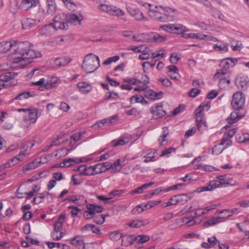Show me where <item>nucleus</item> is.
I'll return each instance as SVG.
<instances>
[{"mask_svg": "<svg viewBox=\"0 0 249 249\" xmlns=\"http://www.w3.org/2000/svg\"><path fill=\"white\" fill-rule=\"evenodd\" d=\"M213 50L218 53H225L229 51V47L227 44H215L213 47Z\"/></svg>", "mask_w": 249, "mask_h": 249, "instance_id": "79ce46f5", "label": "nucleus"}, {"mask_svg": "<svg viewBox=\"0 0 249 249\" xmlns=\"http://www.w3.org/2000/svg\"><path fill=\"white\" fill-rule=\"evenodd\" d=\"M17 75V74L13 72H7L0 76V84L4 88H6L8 84L7 83L10 80L14 79Z\"/></svg>", "mask_w": 249, "mask_h": 249, "instance_id": "2eb2a0df", "label": "nucleus"}, {"mask_svg": "<svg viewBox=\"0 0 249 249\" xmlns=\"http://www.w3.org/2000/svg\"><path fill=\"white\" fill-rule=\"evenodd\" d=\"M87 209L89 211V213L94 215L96 213H101L103 211V208L101 206L89 204L87 205Z\"/></svg>", "mask_w": 249, "mask_h": 249, "instance_id": "ea45409f", "label": "nucleus"}, {"mask_svg": "<svg viewBox=\"0 0 249 249\" xmlns=\"http://www.w3.org/2000/svg\"><path fill=\"white\" fill-rule=\"evenodd\" d=\"M110 238L112 240H117L122 237V234L117 231H113L109 234Z\"/></svg>", "mask_w": 249, "mask_h": 249, "instance_id": "338daca9", "label": "nucleus"}, {"mask_svg": "<svg viewBox=\"0 0 249 249\" xmlns=\"http://www.w3.org/2000/svg\"><path fill=\"white\" fill-rule=\"evenodd\" d=\"M39 3V0H22L20 5V8L27 11L33 7H36Z\"/></svg>", "mask_w": 249, "mask_h": 249, "instance_id": "aec40b11", "label": "nucleus"}, {"mask_svg": "<svg viewBox=\"0 0 249 249\" xmlns=\"http://www.w3.org/2000/svg\"><path fill=\"white\" fill-rule=\"evenodd\" d=\"M15 44V40L0 42V53H6L9 51H11L13 53L14 46Z\"/></svg>", "mask_w": 249, "mask_h": 249, "instance_id": "a211bd4d", "label": "nucleus"}, {"mask_svg": "<svg viewBox=\"0 0 249 249\" xmlns=\"http://www.w3.org/2000/svg\"><path fill=\"white\" fill-rule=\"evenodd\" d=\"M157 153V150L154 149H149L143 150L141 156L145 158L144 162L147 163L151 161L156 160L155 154Z\"/></svg>", "mask_w": 249, "mask_h": 249, "instance_id": "f8f14e48", "label": "nucleus"}, {"mask_svg": "<svg viewBox=\"0 0 249 249\" xmlns=\"http://www.w3.org/2000/svg\"><path fill=\"white\" fill-rule=\"evenodd\" d=\"M125 15V13L123 10L113 6L110 15L116 16L119 18V17H120L121 16H124Z\"/></svg>", "mask_w": 249, "mask_h": 249, "instance_id": "5fc2aeb1", "label": "nucleus"}, {"mask_svg": "<svg viewBox=\"0 0 249 249\" xmlns=\"http://www.w3.org/2000/svg\"><path fill=\"white\" fill-rule=\"evenodd\" d=\"M245 95L242 92L237 91L232 97L231 105L235 110H240L242 109L245 103Z\"/></svg>", "mask_w": 249, "mask_h": 249, "instance_id": "423d86ee", "label": "nucleus"}, {"mask_svg": "<svg viewBox=\"0 0 249 249\" xmlns=\"http://www.w3.org/2000/svg\"><path fill=\"white\" fill-rule=\"evenodd\" d=\"M82 231H89L91 230L93 233L96 234L100 233V230L98 227L90 224H88L82 228Z\"/></svg>", "mask_w": 249, "mask_h": 249, "instance_id": "a18cd8bd", "label": "nucleus"}, {"mask_svg": "<svg viewBox=\"0 0 249 249\" xmlns=\"http://www.w3.org/2000/svg\"><path fill=\"white\" fill-rule=\"evenodd\" d=\"M216 214H215L213 217L206 221L205 225L208 226H213L221 222L222 220L220 219V217H219V215H216Z\"/></svg>", "mask_w": 249, "mask_h": 249, "instance_id": "c03bdc74", "label": "nucleus"}, {"mask_svg": "<svg viewBox=\"0 0 249 249\" xmlns=\"http://www.w3.org/2000/svg\"><path fill=\"white\" fill-rule=\"evenodd\" d=\"M13 65L14 67L23 69L31 62V59L41 56L40 52L33 49V45L28 41L18 42L15 40Z\"/></svg>", "mask_w": 249, "mask_h": 249, "instance_id": "f257e3e1", "label": "nucleus"}, {"mask_svg": "<svg viewBox=\"0 0 249 249\" xmlns=\"http://www.w3.org/2000/svg\"><path fill=\"white\" fill-rule=\"evenodd\" d=\"M64 201L74 202L78 206H81L86 202L85 197L83 196L78 195L68 196L64 199Z\"/></svg>", "mask_w": 249, "mask_h": 249, "instance_id": "dca6fc26", "label": "nucleus"}, {"mask_svg": "<svg viewBox=\"0 0 249 249\" xmlns=\"http://www.w3.org/2000/svg\"><path fill=\"white\" fill-rule=\"evenodd\" d=\"M132 38L134 41L137 42L147 41L148 35L145 34H139L137 36H133Z\"/></svg>", "mask_w": 249, "mask_h": 249, "instance_id": "4d7b16f0", "label": "nucleus"}, {"mask_svg": "<svg viewBox=\"0 0 249 249\" xmlns=\"http://www.w3.org/2000/svg\"><path fill=\"white\" fill-rule=\"evenodd\" d=\"M238 62V59L236 58L228 57L221 61L219 66L221 70L230 71V68L234 67Z\"/></svg>", "mask_w": 249, "mask_h": 249, "instance_id": "9d476101", "label": "nucleus"}, {"mask_svg": "<svg viewBox=\"0 0 249 249\" xmlns=\"http://www.w3.org/2000/svg\"><path fill=\"white\" fill-rule=\"evenodd\" d=\"M93 169L92 166H87L82 165L78 167L75 171L79 172L80 175L82 176H93Z\"/></svg>", "mask_w": 249, "mask_h": 249, "instance_id": "393cba45", "label": "nucleus"}, {"mask_svg": "<svg viewBox=\"0 0 249 249\" xmlns=\"http://www.w3.org/2000/svg\"><path fill=\"white\" fill-rule=\"evenodd\" d=\"M151 111L156 119L166 115V112L163 110L162 106L159 105H156L152 107Z\"/></svg>", "mask_w": 249, "mask_h": 249, "instance_id": "b1692460", "label": "nucleus"}, {"mask_svg": "<svg viewBox=\"0 0 249 249\" xmlns=\"http://www.w3.org/2000/svg\"><path fill=\"white\" fill-rule=\"evenodd\" d=\"M150 237L147 235H139L135 236V240L137 242L138 244H143L148 241L150 240Z\"/></svg>", "mask_w": 249, "mask_h": 249, "instance_id": "603ef678", "label": "nucleus"}, {"mask_svg": "<svg viewBox=\"0 0 249 249\" xmlns=\"http://www.w3.org/2000/svg\"><path fill=\"white\" fill-rule=\"evenodd\" d=\"M126 225L130 228H139L146 225V224L143 220L135 219L127 223Z\"/></svg>", "mask_w": 249, "mask_h": 249, "instance_id": "58836bf2", "label": "nucleus"}, {"mask_svg": "<svg viewBox=\"0 0 249 249\" xmlns=\"http://www.w3.org/2000/svg\"><path fill=\"white\" fill-rule=\"evenodd\" d=\"M166 38V36L160 35L157 33H152L148 35L147 41L149 42H161Z\"/></svg>", "mask_w": 249, "mask_h": 249, "instance_id": "a878e982", "label": "nucleus"}, {"mask_svg": "<svg viewBox=\"0 0 249 249\" xmlns=\"http://www.w3.org/2000/svg\"><path fill=\"white\" fill-rule=\"evenodd\" d=\"M67 21L71 24L74 25H80L83 18L81 16H78L76 14L71 13L67 15Z\"/></svg>", "mask_w": 249, "mask_h": 249, "instance_id": "5701e85b", "label": "nucleus"}, {"mask_svg": "<svg viewBox=\"0 0 249 249\" xmlns=\"http://www.w3.org/2000/svg\"><path fill=\"white\" fill-rule=\"evenodd\" d=\"M18 158V155H17L10 159L7 162L0 167V171L18 164L19 161H21Z\"/></svg>", "mask_w": 249, "mask_h": 249, "instance_id": "473e14b6", "label": "nucleus"}, {"mask_svg": "<svg viewBox=\"0 0 249 249\" xmlns=\"http://www.w3.org/2000/svg\"><path fill=\"white\" fill-rule=\"evenodd\" d=\"M31 96V93L29 91H25L22 92L18 95L16 97L15 99L16 100H22L28 98V97Z\"/></svg>", "mask_w": 249, "mask_h": 249, "instance_id": "69168bd1", "label": "nucleus"}, {"mask_svg": "<svg viewBox=\"0 0 249 249\" xmlns=\"http://www.w3.org/2000/svg\"><path fill=\"white\" fill-rule=\"evenodd\" d=\"M100 66L99 57L93 53L86 55L83 61L82 68L87 73L96 71Z\"/></svg>", "mask_w": 249, "mask_h": 249, "instance_id": "20e7f679", "label": "nucleus"}, {"mask_svg": "<svg viewBox=\"0 0 249 249\" xmlns=\"http://www.w3.org/2000/svg\"><path fill=\"white\" fill-rule=\"evenodd\" d=\"M242 117V116L239 115V113L236 112H231L230 118L227 119L228 124L225 127H229L232 124L237 122Z\"/></svg>", "mask_w": 249, "mask_h": 249, "instance_id": "7c9ffc66", "label": "nucleus"}, {"mask_svg": "<svg viewBox=\"0 0 249 249\" xmlns=\"http://www.w3.org/2000/svg\"><path fill=\"white\" fill-rule=\"evenodd\" d=\"M182 37L185 38H196L199 40H205L207 36L206 35L196 33H185L182 35Z\"/></svg>", "mask_w": 249, "mask_h": 249, "instance_id": "c9c22d12", "label": "nucleus"}, {"mask_svg": "<svg viewBox=\"0 0 249 249\" xmlns=\"http://www.w3.org/2000/svg\"><path fill=\"white\" fill-rule=\"evenodd\" d=\"M228 77H231L230 71L222 70L219 69L217 70L213 78L215 80H219L221 79L227 78Z\"/></svg>", "mask_w": 249, "mask_h": 249, "instance_id": "bb28decb", "label": "nucleus"}, {"mask_svg": "<svg viewBox=\"0 0 249 249\" xmlns=\"http://www.w3.org/2000/svg\"><path fill=\"white\" fill-rule=\"evenodd\" d=\"M36 24V21L31 18H27L22 21V26L24 29H28L32 28Z\"/></svg>", "mask_w": 249, "mask_h": 249, "instance_id": "2f4dec72", "label": "nucleus"}, {"mask_svg": "<svg viewBox=\"0 0 249 249\" xmlns=\"http://www.w3.org/2000/svg\"><path fill=\"white\" fill-rule=\"evenodd\" d=\"M235 84L239 89H246L249 86V80L247 76L241 74L236 77Z\"/></svg>", "mask_w": 249, "mask_h": 249, "instance_id": "9b49d317", "label": "nucleus"}, {"mask_svg": "<svg viewBox=\"0 0 249 249\" xmlns=\"http://www.w3.org/2000/svg\"><path fill=\"white\" fill-rule=\"evenodd\" d=\"M132 103H141L142 104H147V102L144 99L142 95H136L133 96L130 99Z\"/></svg>", "mask_w": 249, "mask_h": 249, "instance_id": "8fccbe9b", "label": "nucleus"}, {"mask_svg": "<svg viewBox=\"0 0 249 249\" xmlns=\"http://www.w3.org/2000/svg\"><path fill=\"white\" fill-rule=\"evenodd\" d=\"M84 242L83 237L81 235H76L70 241V243L73 246L81 245Z\"/></svg>", "mask_w": 249, "mask_h": 249, "instance_id": "09e8293b", "label": "nucleus"}, {"mask_svg": "<svg viewBox=\"0 0 249 249\" xmlns=\"http://www.w3.org/2000/svg\"><path fill=\"white\" fill-rule=\"evenodd\" d=\"M169 134V129L167 127H164L162 128V134L158 139L160 146L165 145L164 142H167L168 139L167 136Z\"/></svg>", "mask_w": 249, "mask_h": 249, "instance_id": "f704fd0d", "label": "nucleus"}, {"mask_svg": "<svg viewBox=\"0 0 249 249\" xmlns=\"http://www.w3.org/2000/svg\"><path fill=\"white\" fill-rule=\"evenodd\" d=\"M128 141H126L125 139L122 138L118 140L112 141L110 143V144L112 147H117L120 145H124Z\"/></svg>", "mask_w": 249, "mask_h": 249, "instance_id": "13d9d810", "label": "nucleus"}, {"mask_svg": "<svg viewBox=\"0 0 249 249\" xmlns=\"http://www.w3.org/2000/svg\"><path fill=\"white\" fill-rule=\"evenodd\" d=\"M41 163L40 160H35L32 162H29L26 164L23 167V170L28 171L30 170H33L37 167Z\"/></svg>", "mask_w": 249, "mask_h": 249, "instance_id": "a19ab883", "label": "nucleus"}, {"mask_svg": "<svg viewBox=\"0 0 249 249\" xmlns=\"http://www.w3.org/2000/svg\"><path fill=\"white\" fill-rule=\"evenodd\" d=\"M211 104L210 102H203L195 111L196 126L198 130L201 133H203L207 130L208 128L203 112L205 110H208Z\"/></svg>", "mask_w": 249, "mask_h": 249, "instance_id": "f03ea898", "label": "nucleus"}, {"mask_svg": "<svg viewBox=\"0 0 249 249\" xmlns=\"http://www.w3.org/2000/svg\"><path fill=\"white\" fill-rule=\"evenodd\" d=\"M122 168L121 160L117 159L113 163L110 164V170L112 173H117L119 172Z\"/></svg>", "mask_w": 249, "mask_h": 249, "instance_id": "37998d69", "label": "nucleus"}, {"mask_svg": "<svg viewBox=\"0 0 249 249\" xmlns=\"http://www.w3.org/2000/svg\"><path fill=\"white\" fill-rule=\"evenodd\" d=\"M135 240V236L134 235H125L122 236V245L127 247L133 243Z\"/></svg>", "mask_w": 249, "mask_h": 249, "instance_id": "e433bc0d", "label": "nucleus"}, {"mask_svg": "<svg viewBox=\"0 0 249 249\" xmlns=\"http://www.w3.org/2000/svg\"><path fill=\"white\" fill-rule=\"evenodd\" d=\"M40 188V187H39L38 185H34L30 192L26 193L27 199H30L36 193L39 191Z\"/></svg>", "mask_w": 249, "mask_h": 249, "instance_id": "052dcab7", "label": "nucleus"}, {"mask_svg": "<svg viewBox=\"0 0 249 249\" xmlns=\"http://www.w3.org/2000/svg\"><path fill=\"white\" fill-rule=\"evenodd\" d=\"M229 184H230V182H221L217 180H213L210 181L209 184L207 186L202 187L200 192L212 191L216 188L220 187L224 185L225 186Z\"/></svg>", "mask_w": 249, "mask_h": 249, "instance_id": "4468645a", "label": "nucleus"}, {"mask_svg": "<svg viewBox=\"0 0 249 249\" xmlns=\"http://www.w3.org/2000/svg\"><path fill=\"white\" fill-rule=\"evenodd\" d=\"M77 87L79 91L84 94H87L92 89V87L90 84L86 82H81L77 84Z\"/></svg>", "mask_w": 249, "mask_h": 249, "instance_id": "cd10ccee", "label": "nucleus"}, {"mask_svg": "<svg viewBox=\"0 0 249 249\" xmlns=\"http://www.w3.org/2000/svg\"><path fill=\"white\" fill-rule=\"evenodd\" d=\"M218 205L214 204H211L205 207L201 213H198V211L195 213L193 215H187L181 219H177L175 221L176 225H178L180 223H183L184 225L188 227L193 226L196 224V218L202 215L206 214L208 212L213 210L215 209Z\"/></svg>", "mask_w": 249, "mask_h": 249, "instance_id": "7ed1b4c3", "label": "nucleus"}, {"mask_svg": "<svg viewBox=\"0 0 249 249\" xmlns=\"http://www.w3.org/2000/svg\"><path fill=\"white\" fill-rule=\"evenodd\" d=\"M207 241L209 243V245L212 248H215L219 242V241L215 236L209 237Z\"/></svg>", "mask_w": 249, "mask_h": 249, "instance_id": "bf43d9fd", "label": "nucleus"}, {"mask_svg": "<svg viewBox=\"0 0 249 249\" xmlns=\"http://www.w3.org/2000/svg\"><path fill=\"white\" fill-rule=\"evenodd\" d=\"M192 196L189 194H182L177 195L178 203L184 204L192 198Z\"/></svg>", "mask_w": 249, "mask_h": 249, "instance_id": "de8ad7c7", "label": "nucleus"}, {"mask_svg": "<svg viewBox=\"0 0 249 249\" xmlns=\"http://www.w3.org/2000/svg\"><path fill=\"white\" fill-rule=\"evenodd\" d=\"M54 32V28L51 23L44 25L39 30L40 35L43 36H49L53 34Z\"/></svg>", "mask_w": 249, "mask_h": 249, "instance_id": "412c9836", "label": "nucleus"}, {"mask_svg": "<svg viewBox=\"0 0 249 249\" xmlns=\"http://www.w3.org/2000/svg\"><path fill=\"white\" fill-rule=\"evenodd\" d=\"M189 31V29L186 28L185 26L181 24H178L174 25L173 33L177 34L178 35H181L182 36L183 34L187 32H188Z\"/></svg>", "mask_w": 249, "mask_h": 249, "instance_id": "4c0bfd02", "label": "nucleus"}, {"mask_svg": "<svg viewBox=\"0 0 249 249\" xmlns=\"http://www.w3.org/2000/svg\"><path fill=\"white\" fill-rule=\"evenodd\" d=\"M105 218L106 216L104 214H100L95 217L93 221L96 224L101 225L105 222Z\"/></svg>", "mask_w": 249, "mask_h": 249, "instance_id": "774afa93", "label": "nucleus"}, {"mask_svg": "<svg viewBox=\"0 0 249 249\" xmlns=\"http://www.w3.org/2000/svg\"><path fill=\"white\" fill-rule=\"evenodd\" d=\"M117 120V116H112L107 118H105L98 121L95 124L92 125L94 128L102 127L106 125H109L114 123Z\"/></svg>", "mask_w": 249, "mask_h": 249, "instance_id": "f3484780", "label": "nucleus"}, {"mask_svg": "<svg viewBox=\"0 0 249 249\" xmlns=\"http://www.w3.org/2000/svg\"><path fill=\"white\" fill-rule=\"evenodd\" d=\"M126 9L129 15L136 20L143 21L147 20V18L143 15V13L139 9L127 6L126 7Z\"/></svg>", "mask_w": 249, "mask_h": 249, "instance_id": "1a4fd4ad", "label": "nucleus"}, {"mask_svg": "<svg viewBox=\"0 0 249 249\" xmlns=\"http://www.w3.org/2000/svg\"><path fill=\"white\" fill-rule=\"evenodd\" d=\"M163 92L159 91L157 92L151 89L146 90L144 91V95L146 98L151 100H156L161 99L163 96Z\"/></svg>", "mask_w": 249, "mask_h": 249, "instance_id": "6ab92c4d", "label": "nucleus"}, {"mask_svg": "<svg viewBox=\"0 0 249 249\" xmlns=\"http://www.w3.org/2000/svg\"><path fill=\"white\" fill-rule=\"evenodd\" d=\"M112 8H113V6L105 4H101L98 6V9L100 11L107 13L109 15H111Z\"/></svg>", "mask_w": 249, "mask_h": 249, "instance_id": "3c124183", "label": "nucleus"}, {"mask_svg": "<svg viewBox=\"0 0 249 249\" xmlns=\"http://www.w3.org/2000/svg\"><path fill=\"white\" fill-rule=\"evenodd\" d=\"M154 184V182H152V181L150 182L149 183L143 184L142 186L136 188V189H135L133 190L130 191L129 192V194L131 196H133V195H134L135 194H142L144 189L149 187L150 186L153 185Z\"/></svg>", "mask_w": 249, "mask_h": 249, "instance_id": "c85d7f7f", "label": "nucleus"}, {"mask_svg": "<svg viewBox=\"0 0 249 249\" xmlns=\"http://www.w3.org/2000/svg\"><path fill=\"white\" fill-rule=\"evenodd\" d=\"M236 211L237 209L223 210L219 211L218 215L220 217L221 220H222V219L227 218L231 216Z\"/></svg>", "mask_w": 249, "mask_h": 249, "instance_id": "72a5a7b5", "label": "nucleus"}, {"mask_svg": "<svg viewBox=\"0 0 249 249\" xmlns=\"http://www.w3.org/2000/svg\"><path fill=\"white\" fill-rule=\"evenodd\" d=\"M218 81V86L221 89H225L231 84L230 77H228L227 78L221 79Z\"/></svg>", "mask_w": 249, "mask_h": 249, "instance_id": "49530a36", "label": "nucleus"}, {"mask_svg": "<svg viewBox=\"0 0 249 249\" xmlns=\"http://www.w3.org/2000/svg\"><path fill=\"white\" fill-rule=\"evenodd\" d=\"M69 210H71V213L72 217L77 216L79 211H81V209L79 208L78 206L71 205L68 207Z\"/></svg>", "mask_w": 249, "mask_h": 249, "instance_id": "680f3d73", "label": "nucleus"}, {"mask_svg": "<svg viewBox=\"0 0 249 249\" xmlns=\"http://www.w3.org/2000/svg\"><path fill=\"white\" fill-rule=\"evenodd\" d=\"M178 11L175 9L163 7L162 22H169L177 19Z\"/></svg>", "mask_w": 249, "mask_h": 249, "instance_id": "0eeeda50", "label": "nucleus"}, {"mask_svg": "<svg viewBox=\"0 0 249 249\" xmlns=\"http://www.w3.org/2000/svg\"><path fill=\"white\" fill-rule=\"evenodd\" d=\"M232 143V141L231 140V138H228L224 135L220 142V144L222 145H225V147H224V149H226L228 147L231 146Z\"/></svg>", "mask_w": 249, "mask_h": 249, "instance_id": "6e6d98bb", "label": "nucleus"}, {"mask_svg": "<svg viewBox=\"0 0 249 249\" xmlns=\"http://www.w3.org/2000/svg\"><path fill=\"white\" fill-rule=\"evenodd\" d=\"M60 83V80L56 77H53L46 80L44 78L40 79L38 81L32 83V85L35 86H43L39 88L41 90H43V89L46 90H49L53 88L57 87Z\"/></svg>", "mask_w": 249, "mask_h": 249, "instance_id": "39448f33", "label": "nucleus"}, {"mask_svg": "<svg viewBox=\"0 0 249 249\" xmlns=\"http://www.w3.org/2000/svg\"><path fill=\"white\" fill-rule=\"evenodd\" d=\"M18 111L27 112L28 117L30 122L33 124H35L37 118V111L36 109L20 108Z\"/></svg>", "mask_w": 249, "mask_h": 249, "instance_id": "4be33fe9", "label": "nucleus"}, {"mask_svg": "<svg viewBox=\"0 0 249 249\" xmlns=\"http://www.w3.org/2000/svg\"><path fill=\"white\" fill-rule=\"evenodd\" d=\"M69 150L66 148H63L57 151L56 156L59 158H61L67 155L69 152Z\"/></svg>", "mask_w": 249, "mask_h": 249, "instance_id": "0e129e2a", "label": "nucleus"}, {"mask_svg": "<svg viewBox=\"0 0 249 249\" xmlns=\"http://www.w3.org/2000/svg\"><path fill=\"white\" fill-rule=\"evenodd\" d=\"M120 59L119 55H115L112 57L108 58L107 60L103 62V64L104 65H108L112 62H116Z\"/></svg>", "mask_w": 249, "mask_h": 249, "instance_id": "e2e57ef3", "label": "nucleus"}, {"mask_svg": "<svg viewBox=\"0 0 249 249\" xmlns=\"http://www.w3.org/2000/svg\"><path fill=\"white\" fill-rule=\"evenodd\" d=\"M47 13L48 15H53L56 10V5L54 0H46Z\"/></svg>", "mask_w": 249, "mask_h": 249, "instance_id": "c756f323", "label": "nucleus"}, {"mask_svg": "<svg viewBox=\"0 0 249 249\" xmlns=\"http://www.w3.org/2000/svg\"><path fill=\"white\" fill-rule=\"evenodd\" d=\"M53 22L51 23L54 28L55 32L58 29H66L68 25V23L63 21L60 15L56 16L53 19Z\"/></svg>", "mask_w": 249, "mask_h": 249, "instance_id": "ddd939ff", "label": "nucleus"}, {"mask_svg": "<svg viewBox=\"0 0 249 249\" xmlns=\"http://www.w3.org/2000/svg\"><path fill=\"white\" fill-rule=\"evenodd\" d=\"M148 9L149 11L148 13L150 18L162 22L163 11V6H155L153 8L150 7L148 8Z\"/></svg>", "mask_w": 249, "mask_h": 249, "instance_id": "6e6552de", "label": "nucleus"}, {"mask_svg": "<svg viewBox=\"0 0 249 249\" xmlns=\"http://www.w3.org/2000/svg\"><path fill=\"white\" fill-rule=\"evenodd\" d=\"M93 169V176L96 174H100L105 172V167L102 164L99 163L92 166Z\"/></svg>", "mask_w": 249, "mask_h": 249, "instance_id": "864d4df0", "label": "nucleus"}]
</instances>
